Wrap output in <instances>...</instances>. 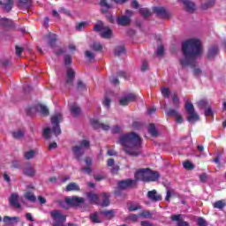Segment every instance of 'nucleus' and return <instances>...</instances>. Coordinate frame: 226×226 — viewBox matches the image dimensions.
Instances as JSON below:
<instances>
[{
  "instance_id": "obj_43",
  "label": "nucleus",
  "mask_w": 226,
  "mask_h": 226,
  "mask_svg": "<svg viewBox=\"0 0 226 226\" xmlns=\"http://www.w3.org/2000/svg\"><path fill=\"white\" fill-rule=\"evenodd\" d=\"M71 112L74 117H77L79 114H80V108L79 106H72L71 107Z\"/></svg>"
},
{
  "instance_id": "obj_4",
  "label": "nucleus",
  "mask_w": 226,
  "mask_h": 226,
  "mask_svg": "<svg viewBox=\"0 0 226 226\" xmlns=\"http://www.w3.org/2000/svg\"><path fill=\"white\" fill-rule=\"evenodd\" d=\"M63 121V115L61 113H57L51 117V124H52V132L57 137V135H61V127L59 126V123Z\"/></svg>"
},
{
  "instance_id": "obj_31",
  "label": "nucleus",
  "mask_w": 226,
  "mask_h": 226,
  "mask_svg": "<svg viewBox=\"0 0 226 226\" xmlns=\"http://www.w3.org/2000/svg\"><path fill=\"white\" fill-rule=\"evenodd\" d=\"M32 0H18V8H31Z\"/></svg>"
},
{
  "instance_id": "obj_20",
  "label": "nucleus",
  "mask_w": 226,
  "mask_h": 226,
  "mask_svg": "<svg viewBox=\"0 0 226 226\" xmlns=\"http://www.w3.org/2000/svg\"><path fill=\"white\" fill-rule=\"evenodd\" d=\"M183 3L185 6V10L188 11V13H193L195 11V3L190 1V0H178Z\"/></svg>"
},
{
  "instance_id": "obj_23",
  "label": "nucleus",
  "mask_w": 226,
  "mask_h": 226,
  "mask_svg": "<svg viewBox=\"0 0 226 226\" xmlns=\"http://www.w3.org/2000/svg\"><path fill=\"white\" fill-rule=\"evenodd\" d=\"M35 109L37 110V112H40V114H41V116H44L45 117H47V116H49L50 114V112L49 111V108H47V106L43 104H37L35 106Z\"/></svg>"
},
{
  "instance_id": "obj_12",
  "label": "nucleus",
  "mask_w": 226,
  "mask_h": 226,
  "mask_svg": "<svg viewBox=\"0 0 226 226\" xmlns=\"http://www.w3.org/2000/svg\"><path fill=\"white\" fill-rule=\"evenodd\" d=\"M171 222H177V226H190L188 222L183 220V215H171Z\"/></svg>"
},
{
  "instance_id": "obj_16",
  "label": "nucleus",
  "mask_w": 226,
  "mask_h": 226,
  "mask_svg": "<svg viewBox=\"0 0 226 226\" xmlns=\"http://www.w3.org/2000/svg\"><path fill=\"white\" fill-rule=\"evenodd\" d=\"M133 181H143V183H147V169L138 170L134 175Z\"/></svg>"
},
{
  "instance_id": "obj_62",
  "label": "nucleus",
  "mask_w": 226,
  "mask_h": 226,
  "mask_svg": "<svg viewBox=\"0 0 226 226\" xmlns=\"http://www.w3.org/2000/svg\"><path fill=\"white\" fill-rule=\"evenodd\" d=\"M15 49H16V56H18V57H20L22 56V52H24V48L16 46Z\"/></svg>"
},
{
  "instance_id": "obj_9",
  "label": "nucleus",
  "mask_w": 226,
  "mask_h": 226,
  "mask_svg": "<svg viewBox=\"0 0 226 226\" xmlns=\"http://www.w3.org/2000/svg\"><path fill=\"white\" fill-rule=\"evenodd\" d=\"M160 179V173L158 171H153L150 169H147V183L158 181Z\"/></svg>"
},
{
  "instance_id": "obj_8",
  "label": "nucleus",
  "mask_w": 226,
  "mask_h": 226,
  "mask_svg": "<svg viewBox=\"0 0 226 226\" xmlns=\"http://www.w3.org/2000/svg\"><path fill=\"white\" fill-rule=\"evenodd\" d=\"M153 11L157 15V17H161V19H169V17H170V13L167 11L165 7H154Z\"/></svg>"
},
{
  "instance_id": "obj_49",
  "label": "nucleus",
  "mask_w": 226,
  "mask_h": 226,
  "mask_svg": "<svg viewBox=\"0 0 226 226\" xmlns=\"http://www.w3.org/2000/svg\"><path fill=\"white\" fill-rule=\"evenodd\" d=\"M117 77H120L122 79H130V74L124 71H120L117 73Z\"/></svg>"
},
{
  "instance_id": "obj_47",
  "label": "nucleus",
  "mask_w": 226,
  "mask_h": 226,
  "mask_svg": "<svg viewBox=\"0 0 226 226\" xmlns=\"http://www.w3.org/2000/svg\"><path fill=\"white\" fill-rule=\"evenodd\" d=\"M92 49L96 52H100V50L103 49V47L102 46V44H100V42H94V44L92 45Z\"/></svg>"
},
{
  "instance_id": "obj_33",
  "label": "nucleus",
  "mask_w": 226,
  "mask_h": 226,
  "mask_svg": "<svg viewBox=\"0 0 226 226\" xmlns=\"http://www.w3.org/2000/svg\"><path fill=\"white\" fill-rule=\"evenodd\" d=\"M102 38L110 39L112 38V29L109 26H106L104 30L101 33Z\"/></svg>"
},
{
  "instance_id": "obj_57",
  "label": "nucleus",
  "mask_w": 226,
  "mask_h": 226,
  "mask_svg": "<svg viewBox=\"0 0 226 226\" xmlns=\"http://www.w3.org/2000/svg\"><path fill=\"white\" fill-rule=\"evenodd\" d=\"M172 102L177 109H179V97H177V94H174Z\"/></svg>"
},
{
  "instance_id": "obj_64",
  "label": "nucleus",
  "mask_w": 226,
  "mask_h": 226,
  "mask_svg": "<svg viewBox=\"0 0 226 226\" xmlns=\"http://www.w3.org/2000/svg\"><path fill=\"white\" fill-rule=\"evenodd\" d=\"M140 225L141 226H156V225L151 223V222H149V221H141Z\"/></svg>"
},
{
  "instance_id": "obj_2",
  "label": "nucleus",
  "mask_w": 226,
  "mask_h": 226,
  "mask_svg": "<svg viewBox=\"0 0 226 226\" xmlns=\"http://www.w3.org/2000/svg\"><path fill=\"white\" fill-rule=\"evenodd\" d=\"M118 144L129 156L137 157L142 153V138L136 132H127L120 135Z\"/></svg>"
},
{
  "instance_id": "obj_30",
  "label": "nucleus",
  "mask_w": 226,
  "mask_h": 226,
  "mask_svg": "<svg viewBox=\"0 0 226 226\" xmlns=\"http://www.w3.org/2000/svg\"><path fill=\"white\" fill-rule=\"evenodd\" d=\"M99 213L100 215H102V216H104V218L107 220H112V218L116 216L114 210H102Z\"/></svg>"
},
{
  "instance_id": "obj_3",
  "label": "nucleus",
  "mask_w": 226,
  "mask_h": 226,
  "mask_svg": "<svg viewBox=\"0 0 226 226\" xmlns=\"http://www.w3.org/2000/svg\"><path fill=\"white\" fill-rule=\"evenodd\" d=\"M185 110L187 112V121L188 123H197L200 117H199V114L195 112V107L192 102H186L185 103Z\"/></svg>"
},
{
  "instance_id": "obj_60",
  "label": "nucleus",
  "mask_w": 226,
  "mask_h": 226,
  "mask_svg": "<svg viewBox=\"0 0 226 226\" xmlns=\"http://www.w3.org/2000/svg\"><path fill=\"white\" fill-rule=\"evenodd\" d=\"M164 52H165V49L163 48V45L159 46L157 49V56H159V57H162Z\"/></svg>"
},
{
  "instance_id": "obj_28",
  "label": "nucleus",
  "mask_w": 226,
  "mask_h": 226,
  "mask_svg": "<svg viewBox=\"0 0 226 226\" xmlns=\"http://www.w3.org/2000/svg\"><path fill=\"white\" fill-rule=\"evenodd\" d=\"M226 207L225 200H219L213 203L214 209H219V211H223Z\"/></svg>"
},
{
  "instance_id": "obj_26",
  "label": "nucleus",
  "mask_w": 226,
  "mask_h": 226,
  "mask_svg": "<svg viewBox=\"0 0 226 226\" xmlns=\"http://www.w3.org/2000/svg\"><path fill=\"white\" fill-rule=\"evenodd\" d=\"M4 222L5 225H13V223H19L20 222V217L19 216H14V217H10L8 215L4 217Z\"/></svg>"
},
{
  "instance_id": "obj_56",
  "label": "nucleus",
  "mask_w": 226,
  "mask_h": 226,
  "mask_svg": "<svg viewBox=\"0 0 226 226\" xmlns=\"http://www.w3.org/2000/svg\"><path fill=\"white\" fill-rule=\"evenodd\" d=\"M197 225L198 226H207V222L202 217H199L197 219Z\"/></svg>"
},
{
  "instance_id": "obj_48",
  "label": "nucleus",
  "mask_w": 226,
  "mask_h": 226,
  "mask_svg": "<svg viewBox=\"0 0 226 226\" xmlns=\"http://www.w3.org/2000/svg\"><path fill=\"white\" fill-rule=\"evenodd\" d=\"M161 93L164 98H169V96H170V90H169L168 87L162 88Z\"/></svg>"
},
{
  "instance_id": "obj_59",
  "label": "nucleus",
  "mask_w": 226,
  "mask_h": 226,
  "mask_svg": "<svg viewBox=\"0 0 226 226\" xmlns=\"http://www.w3.org/2000/svg\"><path fill=\"white\" fill-rule=\"evenodd\" d=\"M77 88L80 91H84V89H86V84H84L80 79H78Z\"/></svg>"
},
{
  "instance_id": "obj_41",
  "label": "nucleus",
  "mask_w": 226,
  "mask_h": 226,
  "mask_svg": "<svg viewBox=\"0 0 226 226\" xmlns=\"http://www.w3.org/2000/svg\"><path fill=\"white\" fill-rule=\"evenodd\" d=\"M85 27H87V22H78L76 23L75 30L76 31H84Z\"/></svg>"
},
{
  "instance_id": "obj_44",
  "label": "nucleus",
  "mask_w": 226,
  "mask_h": 226,
  "mask_svg": "<svg viewBox=\"0 0 226 226\" xmlns=\"http://www.w3.org/2000/svg\"><path fill=\"white\" fill-rule=\"evenodd\" d=\"M91 146V143L87 139H83L79 142V147H84L85 149H89V147Z\"/></svg>"
},
{
  "instance_id": "obj_6",
  "label": "nucleus",
  "mask_w": 226,
  "mask_h": 226,
  "mask_svg": "<svg viewBox=\"0 0 226 226\" xmlns=\"http://www.w3.org/2000/svg\"><path fill=\"white\" fill-rule=\"evenodd\" d=\"M65 202L68 206H72L73 207H79L80 204H84L85 200L82 197L73 196L72 198H65Z\"/></svg>"
},
{
  "instance_id": "obj_38",
  "label": "nucleus",
  "mask_w": 226,
  "mask_h": 226,
  "mask_svg": "<svg viewBox=\"0 0 226 226\" xmlns=\"http://www.w3.org/2000/svg\"><path fill=\"white\" fill-rule=\"evenodd\" d=\"M24 197L26 200H29V202H36V196L30 191L25 192Z\"/></svg>"
},
{
  "instance_id": "obj_32",
  "label": "nucleus",
  "mask_w": 226,
  "mask_h": 226,
  "mask_svg": "<svg viewBox=\"0 0 226 226\" xmlns=\"http://www.w3.org/2000/svg\"><path fill=\"white\" fill-rule=\"evenodd\" d=\"M106 27H107V26H105V24L102 23V21L99 20L94 25V31H95L96 33H103V31L105 30Z\"/></svg>"
},
{
  "instance_id": "obj_5",
  "label": "nucleus",
  "mask_w": 226,
  "mask_h": 226,
  "mask_svg": "<svg viewBox=\"0 0 226 226\" xmlns=\"http://www.w3.org/2000/svg\"><path fill=\"white\" fill-rule=\"evenodd\" d=\"M133 102H137V94H128L119 99V105H121L122 107H126V105Z\"/></svg>"
},
{
  "instance_id": "obj_7",
  "label": "nucleus",
  "mask_w": 226,
  "mask_h": 226,
  "mask_svg": "<svg viewBox=\"0 0 226 226\" xmlns=\"http://www.w3.org/2000/svg\"><path fill=\"white\" fill-rule=\"evenodd\" d=\"M133 185H136V181L132 178L121 180L118 182V189L119 190H127V188H132V186H133Z\"/></svg>"
},
{
  "instance_id": "obj_35",
  "label": "nucleus",
  "mask_w": 226,
  "mask_h": 226,
  "mask_svg": "<svg viewBox=\"0 0 226 226\" xmlns=\"http://www.w3.org/2000/svg\"><path fill=\"white\" fill-rule=\"evenodd\" d=\"M148 133L151 134V137H158L159 133L158 131H156V125H154V124L148 125Z\"/></svg>"
},
{
  "instance_id": "obj_19",
  "label": "nucleus",
  "mask_w": 226,
  "mask_h": 226,
  "mask_svg": "<svg viewBox=\"0 0 226 226\" xmlns=\"http://www.w3.org/2000/svg\"><path fill=\"white\" fill-rule=\"evenodd\" d=\"M0 26L5 29H13V27H15V23L8 18H2L0 19Z\"/></svg>"
},
{
  "instance_id": "obj_24",
  "label": "nucleus",
  "mask_w": 226,
  "mask_h": 226,
  "mask_svg": "<svg viewBox=\"0 0 226 226\" xmlns=\"http://www.w3.org/2000/svg\"><path fill=\"white\" fill-rule=\"evenodd\" d=\"M87 197L90 202V204H96L97 206L100 205V202L98 201L100 198L98 197V194L90 192L87 193Z\"/></svg>"
},
{
  "instance_id": "obj_15",
  "label": "nucleus",
  "mask_w": 226,
  "mask_h": 226,
  "mask_svg": "<svg viewBox=\"0 0 226 226\" xmlns=\"http://www.w3.org/2000/svg\"><path fill=\"white\" fill-rule=\"evenodd\" d=\"M147 197L151 200L152 202H160L162 200V195L156 192V190L148 191Z\"/></svg>"
},
{
  "instance_id": "obj_55",
  "label": "nucleus",
  "mask_w": 226,
  "mask_h": 226,
  "mask_svg": "<svg viewBox=\"0 0 226 226\" xmlns=\"http://www.w3.org/2000/svg\"><path fill=\"white\" fill-rule=\"evenodd\" d=\"M43 137H45L46 140H49L50 139V128L47 127L43 130L42 133Z\"/></svg>"
},
{
  "instance_id": "obj_37",
  "label": "nucleus",
  "mask_w": 226,
  "mask_h": 226,
  "mask_svg": "<svg viewBox=\"0 0 226 226\" xmlns=\"http://www.w3.org/2000/svg\"><path fill=\"white\" fill-rule=\"evenodd\" d=\"M24 135H26V132L23 130H18L12 132L13 139H16L17 140L24 139Z\"/></svg>"
},
{
  "instance_id": "obj_11",
  "label": "nucleus",
  "mask_w": 226,
  "mask_h": 226,
  "mask_svg": "<svg viewBox=\"0 0 226 226\" xmlns=\"http://www.w3.org/2000/svg\"><path fill=\"white\" fill-rule=\"evenodd\" d=\"M44 39L47 40L48 45L54 49L56 47V43L57 41V35L56 34H52L49 32L45 36Z\"/></svg>"
},
{
  "instance_id": "obj_29",
  "label": "nucleus",
  "mask_w": 226,
  "mask_h": 226,
  "mask_svg": "<svg viewBox=\"0 0 226 226\" xmlns=\"http://www.w3.org/2000/svg\"><path fill=\"white\" fill-rule=\"evenodd\" d=\"M65 192H80V186L77 183L72 182L65 187Z\"/></svg>"
},
{
  "instance_id": "obj_22",
  "label": "nucleus",
  "mask_w": 226,
  "mask_h": 226,
  "mask_svg": "<svg viewBox=\"0 0 226 226\" xmlns=\"http://www.w3.org/2000/svg\"><path fill=\"white\" fill-rule=\"evenodd\" d=\"M75 79V71L72 68L67 69V75H66V84L69 86H73V80Z\"/></svg>"
},
{
  "instance_id": "obj_21",
  "label": "nucleus",
  "mask_w": 226,
  "mask_h": 226,
  "mask_svg": "<svg viewBox=\"0 0 226 226\" xmlns=\"http://www.w3.org/2000/svg\"><path fill=\"white\" fill-rule=\"evenodd\" d=\"M99 6H101V12L109 13V10L112 9V4H109L107 0H100Z\"/></svg>"
},
{
  "instance_id": "obj_45",
  "label": "nucleus",
  "mask_w": 226,
  "mask_h": 226,
  "mask_svg": "<svg viewBox=\"0 0 226 226\" xmlns=\"http://www.w3.org/2000/svg\"><path fill=\"white\" fill-rule=\"evenodd\" d=\"M139 216L138 215L135 214H131L128 215L127 220L130 222H132V223H137L139 222Z\"/></svg>"
},
{
  "instance_id": "obj_42",
  "label": "nucleus",
  "mask_w": 226,
  "mask_h": 226,
  "mask_svg": "<svg viewBox=\"0 0 226 226\" xmlns=\"http://www.w3.org/2000/svg\"><path fill=\"white\" fill-rule=\"evenodd\" d=\"M90 221L92 223H102V220L98 217V212L90 215Z\"/></svg>"
},
{
  "instance_id": "obj_54",
  "label": "nucleus",
  "mask_w": 226,
  "mask_h": 226,
  "mask_svg": "<svg viewBox=\"0 0 226 226\" xmlns=\"http://www.w3.org/2000/svg\"><path fill=\"white\" fill-rule=\"evenodd\" d=\"M85 56L87 58L89 59V61H94V53H93L89 50H87V51H85Z\"/></svg>"
},
{
  "instance_id": "obj_52",
  "label": "nucleus",
  "mask_w": 226,
  "mask_h": 226,
  "mask_svg": "<svg viewBox=\"0 0 226 226\" xmlns=\"http://www.w3.org/2000/svg\"><path fill=\"white\" fill-rule=\"evenodd\" d=\"M179 114V112H177V110L174 109H170L167 111V116H169V117H177Z\"/></svg>"
},
{
  "instance_id": "obj_14",
  "label": "nucleus",
  "mask_w": 226,
  "mask_h": 226,
  "mask_svg": "<svg viewBox=\"0 0 226 226\" xmlns=\"http://www.w3.org/2000/svg\"><path fill=\"white\" fill-rule=\"evenodd\" d=\"M91 124L94 130H100V128H102L104 132H108V130H110V126L109 124H102L96 119L91 120Z\"/></svg>"
},
{
  "instance_id": "obj_50",
  "label": "nucleus",
  "mask_w": 226,
  "mask_h": 226,
  "mask_svg": "<svg viewBox=\"0 0 226 226\" xmlns=\"http://www.w3.org/2000/svg\"><path fill=\"white\" fill-rule=\"evenodd\" d=\"M184 169H186L187 170H193V169H195V166L192 162L187 161L184 162Z\"/></svg>"
},
{
  "instance_id": "obj_25",
  "label": "nucleus",
  "mask_w": 226,
  "mask_h": 226,
  "mask_svg": "<svg viewBox=\"0 0 226 226\" xmlns=\"http://www.w3.org/2000/svg\"><path fill=\"white\" fill-rule=\"evenodd\" d=\"M2 9L4 11H6V13H10V11L13 10V0H5L4 2H2Z\"/></svg>"
},
{
  "instance_id": "obj_34",
  "label": "nucleus",
  "mask_w": 226,
  "mask_h": 226,
  "mask_svg": "<svg viewBox=\"0 0 226 226\" xmlns=\"http://www.w3.org/2000/svg\"><path fill=\"white\" fill-rule=\"evenodd\" d=\"M218 46H213L208 49L207 57L208 59H213L219 52Z\"/></svg>"
},
{
  "instance_id": "obj_39",
  "label": "nucleus",
  "mask_w": 226,
  "mask_h": 226,
  "mask_svg": "<svg viewBox=\"0 0 226 226\" xmlns=\"http://www.w3.org/2000/svg\"><path fill=\"white\" fill-rule=\"evenodd\" d=\"M215 0H207L205 4H201L202 10H208V8H213L215 6Z\"/></svg>"
},
{
  "instance_id": "obj_46",
  "label": "nucleus",
  "mask_w": 226,
  "mask_h": 226,
  "mask_svg": "<svg viewBox=\"0 0 226 226\" xmlns=\"http://www.w3.org/2000/svg\"><path fill=\"white\" fill-rule=\"evenodd\" d=\"M143 218H153V214L149 210H144L139 214Z\"/></svg>"
},
{
  "instance_id": "obj_58",
  "label": "nucleus",
  "mask_w": 226,
  "mask_h": 226,
  "mask_svg": "<svg viewBox=\"0 0 226 226\" xmlns=\"http://www.w3.org/2000/svg\"><path fill=\"white\" fill-rule=\"evenodd\" d=\"M102 103L104 107H107V109H109V107H110V103H112V100L109 97H105Z\"/></svg>"
},
{
  "instance_id": "obj_51",
  "label": "nucleus",
  "mask_w": 226,
  "mask_h": 226,
  "mask_svg": "<svg viewBox=\"0 0 226 226\" xmlns=\"http://www.w3.org/2000/svg\"><path fill=\"white\" fill-rule=\"evenodd\" d=\"M64 61L65 66H70V64L72 63L73 60L72 59V56L65 55Z\"/></svg>"
},
{
  "instance_id": "obj_1",
  "label": "nucleus",
  "mask_w": 226,
  "mask_h": 226,
  "mask_svg": "<svg viewBox=\"0 0 226 226\" xmlns=\"http://www.w3.org/2000/svg\"><path fill=\"white\" fill-rule=\"evenodd\" d=\"M182 53L185 58L179 60L181 66H191L193 68L194 77H199L202 73L200 68L197 66V57L202 54V43L197 38H192L182 42Z\"/></svg>"
},
{
  "instance_id": "obj_40",
  "label": "nucleus",
  "mask_w": 226,
  "mask_h": 226,
  "mask_svg": "<svg viewBox=\"0 0 226 226\" xmlns=\"http://www.w3.org/2000/svg\"><path fill=\"white\" fill-rule=\"evenodd\" d=\"M139 13L141 17H144V19H147V17H151V11L147 8H140Z\"/></svg>"
},
{
  "instance_id": "obj_13",
  "label": "nucleus",
  "mask_w": 226,
  "mask_h": 226,
  "mask_svg": "<svg viewBox=\"0 0 226 226\" xmlns=\"http://www.w3.org/2000/svg\"><path fill=\"white\" fill-rule=\"evenodd\" d=\"M132 23V19L128 16H118L117 17V26H122L123 27H127Z\"/></svg>"
},
{
  "instance_id": "obj_17",
  "label": "nucleus",
  "mask_w": 226,
  "mask_h": 226,
  "mask_svg": "<svg viewBox=\"0 0 226 226\" xmlns=\"http://www.w3.org/2000/svg\"><path fill=\"white\" fill-rule=\"evenodd\" d=\"M102 202L100 203L101 207H109L110 206V193L102 192L101 193Z\"/></svg>"
},
{
  "instance_id": "obj_10",
  "label": "nucleus",
  "mask_w": 226,
  "mask_h": 226,
  "mask_svg": "<svg viewBox=\"0 0 226 226\" xmlns=\"http://www.w3.org/2000/svg\"><path fill=\"white\" fill-rule=\"evenodd\" d=\"M19 193H11L9 198V204L11 207H16V209H20L22 206L19 203Z\"/></svg>"
},
{
  "instance_id": "obj_18",
  "label": "nucleus",
  "mask_w": 226,
  "mask_h": 226,
  "mask_svg": "<svg viewBox=\"0 0 226 226\" xmlns=\"http://www.w3.org/2000/svg\"><path fill=\"white\" fill-rule=\"evenodd\" d=\"M72 154L76 160H82V156H84V149H82L79 146H74L72 147Z\"/></svg>"
},
{
  "instance_id": "obj_36",
  "label": "nucleus",
  "mask_w": 226,
  "mask_h": 226,
  "mask_svg": "<svg viewBox=\"0 0 226 226\" xmlns=\"http://www.w3.org/2000/svg\"><path fill=\"white\" fill-rule=\"evenodd\" d=\"M125 52L126 48H124V46H117L114 50V56L119 57V56H122V54H124Z\"/></svg>"
},
{
  "instance_id": "obj_61",
  "label": "nucleus",
  "mask_w": 226,
  "mask_h": 226,
  "mask_svg": "<svg viewBox=\"0 0 226 226\" xmlns=\"http://www.w3.org/2000/svg\"><path fill=\"white\" fill-rule=\"evenodd\" d=\"M139 209H142V207L140 206H139V205H131L128 207V210L131 211V212L139 211Z\"/></svg>"
},
{
  "instance_id": "obj_63",
  "label": "nucleus",
  "mask_w": 226,
  "mask_h": 226,
  "mask_svg": "<svg viewBox=\"0 0 226 226\" xmlns=\"http://www.w3.org/2000/svg\"><path fill=\"white\" fill-rule=\"evenodd\" d=\"M198 106L200 108V109H204L206 107H207V101L206 100H201L198 102Z\"/></svg>"
},
{
  "instance_id": "obj_27",
  "label": "nucleus",
  "mask_w": 226,
  "mask_h": 226,
  "mask_svg": "<svg viewBox=\"0 0 226 226\" xmlns=\"http://www.w3.org/2000/svg\"><path fill=\"white\" fill-rule=\"evenodd\" d=\"M23 174L25 176H27V177H34L36 174V170H34V168L28 164L24 170Z\"/></svg>"
},
{
  "instance_id": "obj_53",
  "label": "nucleus",
  "mask_w": 226,
  "mask_h": 226,
  "mask_svg": "<svg viewBox=\"0 0 226 226\" xmlns=\"http://www.w3.org/2000/svg\"><path fill=\"white\" fill-rule=\"evenodd\" d=\"M24 157L26 158V160H31V158L34 157V150H30L25 153Z\"/></svg>"
}]
</instances>
